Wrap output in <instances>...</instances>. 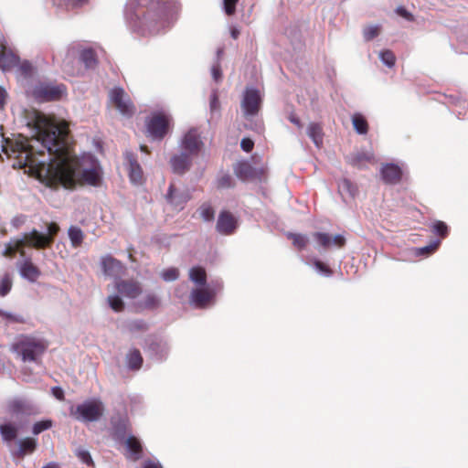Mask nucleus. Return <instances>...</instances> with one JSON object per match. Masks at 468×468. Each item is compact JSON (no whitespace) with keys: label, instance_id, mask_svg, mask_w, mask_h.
<instances>
[{"label":"nucleus","instance_id":"nucleus-36","mask_svg":"<svg viewBox=\"0 0 468 468\" xmlns=\"http://www.w3.org/2000/svg\"><path fill=\"white\" fill-rule=\"evenodd\" d=\"M200 217L205 221H212L215 217V211L210 204L204 203L198 209Z\"/></svg>","mask_w":468,"mask_h":468},{"label":"nucleus","instance_id":"nucleus-34","mask_svg":"<svg viewBox=\"0 0 468 468\" xmlns=\"http://www.w3.org/2000/svg\"><path fill=\"white\" fill-rule=\"evenodd\" d=\"M159 299L158 297L154 293H149L144 296L143 301L140 303V305L144 308L147 309H154L159 306Z\"/></svg>","mask_w":468,"mask_h":468},{"label":"nucleus","instance_id":"nucleus-18","mask_svg":"<svg viewBox=\"0 0 468 468\" xmlns=\"http://www.w3.org/2000/svg\"><path fill=\"white\" fill-rule=\"evenodd\" d=\"M190 155L187 153L174 155L170 161L173 171L179 175L186 172L191 166Z\"/></svg>","mask_w":468,"mask_h":468},{"label":"nucleus","instance_id":"nucleus-19","mask_svg":"<svg viewBox=\"0 0 468 468\" xmlns=\"http://www.w3.org/2000/svg\"><path fill=\"white\" fill-rule=\"evenodd\" d=\"M401 169L394 164H387L381 168L383 180L388 184H397L401 178Z\"/></svg>","mask_w":468,"mask_h":468},{"label":"nucleus","instance_id":"nucleus-23","mask_svg":"<svg viewBox=\"0 0 468 468\" xmlns=\"http://www.w3.org/2000/svg\"><path fill=\"white\" fill-rule=\"evenodd\" d=\"M17 451L15 454L19 458H23L26 454L32 453L36 450L37 441L33 438L27 437L17 441Z\"/></svg>","mask_w":468,"mask_h":468},{"label":"nucleus","instance_id":"nucleus-41","mask_svg":"<svg viewBox=\"0 0 468 468\" xmlns=\"http://www.w3.org/2000/svg\"><path fill=\"white\" fill-rule=\"evenodd\" d=\"M380 60L388 68H392L395 65L396 57L392 51L387 49L379 53Z\"/></svg>","mask_w":468,"mask_h":468},{"label":"nucleus","instance_id":"nucleus-5","mask_svg":"<svg viewBox=\"0 0 468 468\" xmlns=\"http://www.w3.org/2000/svg\"><path fill=\"white\" fill-rule=\"evenodd\" d=\"M6 412L17 420L40 413L38 406L26 398H14L6 402Z\"/></svg>","mask_w":468,"mask_h":468},{"label":"nucleus","instance_id":"nucleus-28","mask_svg":"<svg viewBox=\"0 0 468 468\" xmlns=\"http://www.w3.org/2000/svg\"><path fill=\"white\" fill-rule=\"evenodd\" d=\"M127 449L130 451L134 460L141 457L142 445L141 442L133 436H129L125 441Z\"/></svg>","mask_w":468,"mask_h":468},{"label":"nucleus","instance_id":"nucleus-4","mask_svg":"<svg viewBox=\"0 0 468 468\" xmlns=\"http://www.w3.org/2000/svg\"><path fill=\"white\" fill-rule=\"evenodd\" d=\"M104 405L100 399L84 401L77 407L70 408V415L76 420L85 422L97 421L104 413Z\"/></svg>","mask_w":468,"mask_h":468},{"label":"nucleus","instance_id":"nucleus-48","mask_svg":"<svg viewBox=\"0 0 468 468\" xmlns=\"http://www.w3.org/2000/svg\"><path fill=\"white\" fill-rule=\"evenodd\" d=\"M433 231L441 237H445L447 234V226L442 221H437L432 226Z\"/></svg>","mask_w":468,"mask_h":468},{"label":"nucleus","instance_id":"nucleus-35","mask_svg":"<svg viewBox=\"0 0 468 468\" xmlns=\"http://www.w3.org/2000/svg\"><path fill=\"white\" fill-rule=\"evenodd\" d=\"M16 68H17V71L20 76L24 78H29L33 75L34 68L32 64L27 60H24L22 62L19 61Z\"/></svg>","mask_w":468,"mask_h":468},{"label":"nucleus","instance_id":"nucleus-24","mask_svg":"<svg viewBox=\"0 0 468 468\" xmlns=\"http://www.w3.org/2000/svg\"><path fill=\"white\" fill-rule=\"evenodd\" d=\"M307 134L317 147L323 143V131L319 123L311 122L307 128Z\"/></svg>","mask_w":468,"mask_h":468},{"label":"nucleus","instance_id":"nucleus-14","mask_svg":"<svg viewBox=\"0 0 468 468\" xmlns=\"http://www.w3.org/2000/svg\"><path fill=\"white\" fill-rule=\"evenodd\" d=\"M16 266L20 275L31 282H36L40 276L39 269L32 263L29 258H25L23 261H18Z\"/></svg>","mask_w":468,"mask_h":468},{"label":"nucleus","instance_id":"nucleus-7","mask_svg":"<svg viewBox=\"0 0 468 468\" xmlns=\"http://www.w3.org/2000/svg\"><path fill=\"white\" fill-rule=\"evenodd\" d=\"M261 96L257 89L246 88L240 102V107L244 117L247 120H250L258 114L261 109Z\"/></svg>","mask_w":468,"mask_h":468},{"label":"nucleus","instance_id":"nucleus-25","mask_svg":"<svg viewBox=\"0 0 468 468\" xmlns=\"http://www.w3.org/2000/svg\"><path fill=\"white\" fill-rule=\"evenodd\" d=\"M129 159V176L132 182L138 184L141 182L143 177V171L140 165L136 160L133 159L132 156L128 157Z\"/></svg>","mask_w":468,"mask_h":468},{"label":"nucleus","instance_id":"nucleus-46","mask_svg":"<svg viewBox=\"0 0 468 468\" xmlns=\"http://www.w3.org/2000/svg\"><path fill=\"white\" fill-rule=\"evenodd\" d=\"M161 276H162L163 280L165 282H173L178 278L179 272H178L177 269L170 268V269L165 270L162 272Z\"/></svg>","mask_w":468,"mask_h":468},{"label":"nucleus","instance_id":"nucleus-8","mask_svg":"<svg viewBox=\"0 0 468 468\" xmlns=\"http://www.w3.org/2000/svg\"><path fill=\"white\" fill-rule=\"evenodd\" d=\"M65 92L64 85L41 83L33 90V95L39 101H48L61 98Z\"/></svg>","mask_w":468,"mask_h":468},{"label":"nucleus","instance_id":"nucleus-44","mask_svg":"<svg viewBox=\"0 0 468 468\" xmlns=\"http://www.w3.org/2000/svg\"><path fill=\"white\" fill-rule=\"evenodd\" d=\"M108 303L111 308L115 312H121L124 307L122 300L118 295H110L108 297Z\"/></svg>","mask_w":468,"mask_h":468},{"label":"nucleus","instance_id":"nucleus-3","mask_svg":"<svg viewBox=\"0 0 468 468\" xmlns=\"http://www.w3.org/2000/svg\"><path fill=\"white\" fill-rule=\"evenodd\" d=\"M47 346L43 341L31 336H22L12 346V350L16 352L24 362L35 363L39 362Z\"/></svg>","mask_w":468,"mask_h":468},{"label":"nucleus","instance_id":"nucleus-56","mask_svg":"<svg viewBox=\"0 0 468 468\" xmlns=\"http://www.w3.org/2000/svg\"><path fill=\"white\" fill-rule=\"evenodd\" d=\"M231 180L229 176H224L219 179L218 185L221 187H229L231 186Z\"/></svg>","mask_w":468,"mask_h":468},{"label":"nucleus","instance_id":"nucleus-39","mask_svg":"<svg viewBox=\"0 0 468 468\" xmlns=\"http://www.w3.org/2000/svg\"><path fill=\"white\" fill-rule=\"evenodd\" d=\"M338 188L340 192H346L351 197H354L356 192V186L352 184V182L346 178H343L339 184Z\"/></svg>","mask_w":468,"mask_h":468},{"label":"nucleus","instance_id":"nucleus-45","mask_svg":"<svg viewBox=\"0 0 468 468\" xmlns=\"http://www.w3.org/2000/svg\"><path fill=\"white\" fill-rule=\"evenodd\" d=\"M0 316L6 320L7 323H23L24 319L21 315L8 313L0 309Z\"/></svg>","mask_w":468,"mask_h":468},{"label":"nucleus","instance_id":"nucleus-61","mask_svg":"<svg viewBox=\"0 0 468 468\" xmlns=\"http://www.w3.org/2000/svg\"><path fill=\"white\" fill-rule=\"evenodd\" d=\"M144 468H162L161 464L153 461H146L144 464Z\"/></svg>","mask_w":468,"mask_h":468},{"label":"nucleus","instance_id":"nucleus-1","mask_svg":"<svg viewBox=\"0 0 468 468\" xmlns=\"http://www.w3.org/2000/svg\"><path fill=\"white\" fill-rule=\"evenodd\" d=\"M29 119L28 125L33 126L35 136L16 141L13 149L20 166L36 171L50 186L73 188L77 185H99L98 160L91 154L77 157L71 153L65 122L38 111H33Z\"/></svg>","mask_w":468,"mask_h":468},{"label":"nucleus","instance_id":"nucleus-27","mask_svg":"<svg viewBox=\"0 0 468 468\" xmlns=\"http://www.w3.org/2000/svg\"><path fill=\"white\" fill-rule=\"evenodd\" d=\"M189 279L197 285H205L207 282V275L205 270L200 267H194L190 269Z\"/></svg>","mask_w":468,"mask_h":468},{"label":"nucleus","instance_id":"nucleus-20","mask_svg":"<svg viewBox=\"0 0 468 468\" xmlns=\"http://www.w3.org/2000/svg\"><path fill=\"white\" fill-rule=\"evenodd\" d=\"M23 427L22 422H5L0 425V433L2 439L5 442L13 441L17 438L20 429Z\"/></svg>","mask_w":468,"mask_h":468},{"label":"nucleus","instance_id":"nucleus-38","mask_svg":"<svg viewBox=\"0 0 468 468\" xmlns=\"http://www.w3.org/2000/svg\"><path fill=\"white\" fill-rule=\"evenodd\" d=\"M380 32V26L371 25L367 26L363 29V36L366 41H370L374 37H378Z\"/></svg>","mask_w":468,"mask_h":468},{"label":"nucleus","instance_id":"nucleus-42","mask_svg":"<svg viewBox=\"0 0 468 468\" xmlns=\"http://www.w3.org/2000/svg\"><path fill=\"white\" fill-rule=\"evenodd\" d=\"M52 420H45L36 422L33 425L32 432L34 435H37L41 433L44 431H47L52 427Z\"/></svg>","mask_w":468,"mask_h":468},{"label":"nucleus","instance_id":"nucleus-11","mask_svg":"<svg viewBox=\"0 0 468 468\" xmlns=\"http://www.w3.org/2000/svg\"><path fill=\"white\" fill-rule=\"evenodd\" d=\"M101 265L105 275L118 278L124 273L125 267L122 263L110 255L101 257Z\"/></svg>","mask_w":468,"mask_h":468},{"label":"nucleus","instance_id":"nucleus-9","mask_svg":"<svg viewBox=\"0 0 468 468\" xmlns=\"http://www.w3.org/2000/svg\"><path fill=\"white\" fill-rule=\"evenodd\" d=\"M168 117L162 113L153 115L147 122V132L154 139H162L168 128Z\"/></svg>","mask_w":468,"mask_h":468},{"label":"nucleus","instance_id":"nucleus-21","mask_svg":"<svg viewBox=\"0 0 468 468\" xmlns=\"http://www.w3.org/2000/svg\"><path fill=\"white\" fill-rule=\"evenodd\" d=\"M314 237L316 239V241L325 249L329 248L331 245L342 247L346 242L345 238L339 234L332 238L330 235L326 233L316 232L314 234Z\"/></svg>","mask_w":468,"mask_h":468},{"label":"nucleus","instance_id":"nucleus-29","mask_svg":"<svg viewBox=\"0 0 468 468\" xmlns=\"http://www.w3.org/2000/svg\"><path fill=\"white\" fill-rule=\"evenodd\" d=\"M349 163L355 166L360 167L365 162H370L373 159L371 153H356L349 157Z\"/></svg>","mask_w":468,"mask_h":468},{"label":"nucleus","instance_id":"nucleus-59","mask_svg":"<svg viewBox=\"0 0 468 468\" xmlns=\"http://www.w3.org/2000/svg\"><path fill=\"white\" fill-rule=\"evenodd\" d=\"M6 91L4 88L0 87V109H2L5 104L6 99Z\"/></svg>","mask_w":468,"mask_h":468},{"label":"nucleus","instance_id":"nucleus-37","mask_svg":"<svg viewBox=\"0 0 468 468\" xmlns=\"http://www.w3.org/2000/svg\"><path fill=\"white\" fill-rule=\"evenodd\" d=\"M12 279L9 274H5L0 280V296L4 297L11 291Z\"/></svg>","mask_w":468,"mask_h":468},{"label":"nucleus","instance_id":"nucleus-40","mask_svg":"<svg viewBox=\"0 0 468 468\" xmlns=\"http://www.w3.org/2000/svg\"><path fill=\"white\" fill-rule=\"evenodd\" d=\"M288 238L292 240V244L299 250L303 249L308 243V238L302 234H288Z\"/></svg>","mask_w":468,"mask_h":468},{"label":"nucleus","instance_id":"nucleus-57","mask_svg":"<svg viewBox=\"0 0 468 468\" xmlns=\"http://www.w3.org/2000/svg\"><path fill=\"white\" fill-rule=\"evenodd\" d=\"M219 101L216 92H213L210 98V108L211 110H217L218 108Z\"/></svg>","mask_w":468,"mask_h":468},{"label":"nucleus","instance_id":"nucleus-60","mask_svg":"<svg viewBox=\"0 0 468 468\" xmlns=\"http://www.w3.org/2000/svg\"><path fill=\"white\" fill-rule=\"evenodd\" d=\"M289 121L291 122H292L293 124H295L297 127L301 128L302 127V123L299 120V118L294 114V113H291L288 117Z\"/></svg>","mask_w":468,"mask_h":468},{"label":"nucleus","instance_id":"nucleus-13","mask_svg":"<svg viewBox=\"0 0 468 468\" xmlns=\"http://www.w3.org/2000/svg\"><path fill=\"white\" fill-rule=\"evenodd\" d=\"M115 288L121 295L130 299H135L142 293V288L135 281L117 280Z\"/></svg>","mask_w":468,"mask_h":468},{"label":"nucleus","instance_id":"nucleus-58","mask_svg":"<svg viewBox=\"0 0 468 468\" xmlns=\"http://www.w3.org/2000/svg\"><path fill=\"white\" fill-rule=\"evenodd\" d=\"M66 6L76 7L85 3V0H64Z\"/></svg>","mask_w":468,"mask_h":468},{"label":"nucleus","instance_id":"nucleus-49","mask_svg":"<svg viewBox=\"0 0 468 468\" xmlns=\"http://www.w3.org/2000/svg\"><path fill=\"white\" fill-rule=\"evenodd\" d=\"M239 0H224V10L227 15L231 16L235 13V6Z\"/></svg>","mask_w":468,"mask_h":468},{"label":"nucleus","instance_id":"nucleus-2","mask_svg":"<svg viewBox=\"0 0 468 468\" xmlns=\"http://www.w3.org/2000/svg\"><path fill=\"white\" fill-rule=\"evenodd\" d=\"M45 243H47V239L37 229H33L29 233H24L20 238L10 239L9 242L5 244L2 254L7 258H13L18 252L22 258H25V246L40 249Z\"/></svg>","mask_w":468,"mask_h":468},{"label":"nucleus","instance_id":"nucleus-12","mask_svg":"<svg viewBox=\"0 0 468 468\" xmlns=\"http://www.w3.org/2000/svg\"><path fill=\"white\" fill-rule=\"evenodd\" d=\"M191 196L187 189H178L171 185L166 195L167 201L177 210L183 209Z\"/></svg>","mask_w":468,"mask_h":468},{"label":"nucleus","instance_id":"nucleus-50","mask_svg":"<svg viewBox=\"0 0 468 468\" xmlns=\"http://www.w3.org/2000/svg\"><path fill=\"white\" fill-rule=\"evenodd\" d=\"M440 244V240L433 241L431 245L418 249L419 254H428L434 251Z\"/></svg>","mask_w":468,"mask_h":468},{"label":"nucleus","instance_id":"nucleus-62","mask_svg":"<svg viewBox=\"0 0 468 468\" xmlns=\"http://www.w3.org/2000/svg\"><path fill=\"white\" fill-rule=\"evenodd\" d=\"M24 218H16L13 219L12 223L16 228H18L20 224L24 223Z\"/></svg>","mask_w":468,"mask_h":468},{"label":"nucleus","instance_id":"nucleus-63","mask_svg":"<svg viewBox=\"0 0 468 468\" xmlns=\"http://www.w3.org/2000/svg\"><path fill=\"white\" fill-rule=\"evenodd\" d=\"M231 37L233 38H237L239 35V30L237 27H232L230 30Z\"/></svg>","mask_w":468,"mask_h":468},{"label":"nucleus","instance_id":"nucleus-30","mask_svg":"<svg viewBox=\"0 0 468 468\" xmlns=\"http://www.w3.org/2000/svg\"><path fill=\"white\" fill-rule=\"evenodd\" d=\"M143 363V357L138 350L131 351L127 355V364L132 369H138L141 367Z\"/></svg>","mask_w":468,"mask_h":468},{"label":"nucleus","instance_id":"nucleus-10","mask_svg":"<svg viewBox=\"0 0 468 468\" xmlns=\"http://www.w3.org/2000/svg\"><path fill=\"white\" fill-rule=\"evenodd\" d=\"M180 145L187 154H197L203 146L200 133L197 129H189L183 136Z\"/></svg>","mask_w":468,"mask_h":468},{"label":"nucleus","instance_id":"nucleus-53","mask_svg":"<svg viewBox=\"0 0 468 468\" xmlns=\"http://www.w3.org/2000/svg\"><path fill=\"white\" fill-rule=\"evenodd\" d=\"M211 73L215 81H218L221 79L222 73L219 63H217L212 67Z\"/></svg>","mask_w":468,"mask_h":468},{"label":"nucleus","instance_id":"nucleus-16","mask_svg":"<svg viewBox=\"0 0 468 468\" xmlns=\"http://www.w3.org/2000/svg\"><path fill=\"white\" fill-rule=\"evenodd\" d=\"M19 62V57L4 45L0 48V69L9 71L15 69Z\"/></svg>","mask_w":468,"mask_h":468},{"label":"nucleus","instance_id":"nucleus-64","mask_svg":"<svg viewBox=\"0 0 468 468\" xmlns=\"http://www.w3.org/2000/svg\"><path fill=\"white\" fill-rule=\"evenodd\" d=\"M42 468H59V465L55 462H50L47 465L43 466Z\"/></svg>","mask_w":468,"mask_h":468},{"label":"nucleus","instance_id":"nucleus-31","mask_svg":"<svg viewBox=\"0 0 468 468\" xmlns=\"http://www.w3.org/2000/svg\"><path fill=\"white\" fill-rule=\"evenodd\" d=\"M47 230L48 234H43L38 231V233L47 239V243H45L40 249L48 247L53 242V239L58 234L59 227L56 223H49L48 224Z\"/></svg>","mask_w":468,"mask_h":468},{"label":"nucleus","instance_id":"nucleus-43","mask_svg":"<svg viewBox=\"0 0 468 468\" xmlns=\"http://www.w3.org/2000/svg\"><path fill=\"white\" fill-rule=\"evenodd\" d=\"M76 54V50L71 48L68 50L66 58L62 62V68L65 72L70 75L76 74V70L70 66V57Z\"/></svg>","mask_w":468,"mask_h":468},{"label":"nucleus","instance_id":"nucleus-54","mask_svg":"<svg viewBox=\"0 0 468 468\" xmlns=\"http://www.w3.org/2000/svg\"><path fill=\"white\" fill-rule=\"evenodd\" d=\"M314 266L316 268V270L321 272V273H324L325 275H330L331 274V271L328 269V267L326 265H324L323 262L319 261H316L314 262Z\"/></svg>","mask_w":468,"mask_h":468},{"label":"nucleus","instance_id":"nucleus-6","mask_svg":"<svg viewBox=\"0 0 468 468\" xmlns=\"http://www.w3.org/2000/svg\"><path fill=\"white\" fill-rule=\"evenodd\" d=\"M109 103L124 117L130 118L135 112L130 96L121 87H114L109 91Z\"/></svg>","mask_w":468,"mask_h":468},{"label":"nucleus","instance_id":"nucleus-55","mask_svg":"<svg viewBox=\"0 0 468 468\" xmlns=\"http://www.w3.org/2000/svg\"><path fill=\"white\" fill-rule=\"evenodd\" d=\"M52 394L53 396L58 399V400H63L64 399V391L61 388L59 387H54L52 388Z\"/></svg>","mask_w":468,"mask_h":468},{"label":"nucleus","instance_id":"nucleus-47","mask_svg":"<svg viewBox=\"0 0 468 468\" xmlns=\"http://www.w3.org/2000/svg\"><path fill=\"white\" fill-rule=\"evenodd\" d=\"M77 456L80 458V460L86 463L87 465L93 464L90 452L84 449H78L76 452Z\"/></svg>","mask_w":468,"mask_h":468},{"label":"nucleus","instance_id":"nucleus-17","mask_svg":"<svg viewBox=\"0 0 468 468\" xmlns=\"http://www.w3.org/2000/svg\"><path fill=\"white\" fill-rule=\"evenodd\" d=\"M237 228V220L229 212L223 211L219 214L217 222V230L222 234H231Z\"/></svg>","mask_w":468,"mask_h":468},{"label":"nucleus","instance_id":"nucleus-52","mask_svg":"<svg viewBox=\"0 0 468 468\" xmlns=\"http://www.w3.org/2000/svg\"><path fill=\"white\" fill-rule=\"evenodd\" d=\"M240 146L243 151L250 153L254 146V143L252 140H250L249 138H243L241 140Z\"/></svg>","mask_w":468,"mask_h":468},{"label":"nucleus","instance_id":"nucleus-51","mask_svg":"<svg viewBox=\"0 0 468 468\" xmlns=\"http://www.w3.org/2000/svg\"><path fill=\"white\" fill-rule=\"evenodd\" d=\"M396 13L404 17L405 19L409 21H413L414 17L411 13H410L407 9H405L403 6H398L396 8Z\"/></svg>","mask_w":468,"mask_h":468},{"label":"nucleus","instance_id":"nucleus-15","mask_svg":"<svg viewBox=\"0 0 468 468\" xmlns=\"http://www.w3.org/2000/svg\"><path fill=\"white\" fill-rule=\"evenodd\" d=\"M214 292L208 287L195 289L191 292L190 302L198 308H204L213 299Z\"/></svg>","mask_w":468,"mask_h":468},{"label":"nucleus","instance_id":"nucleus-33","mask_svg":"<svg viewBox=\"0 0 468 468\" xmlns=\"http://www.w3.org/2000/svg\"><path fill=\"white\" fill-rule=\"evenodd\" d=\"M80 60L86 68H92L96 64L95 54L92 49H84L80 53Z\"/></svg>","mask_w":468,"mask_h":468},{"label":"nucleus","instance_id":"nucleus-22","mask_svg":"<svg viewBox=\"0 0 468 468\" xmlns=\"http://www.w3.org/2000/svg\"><path fill=\"white\" fill-rule=\"evenodd\" d=\"M236 176L241 180H250L257 176V171L249 162H239L234 166Z\"/></svg>","mask_w":468,"mask_h":468},{"label":"nucleus","instance_id":"nucleus-32","mask_svg":"<svg viewBox=\"0 0 468 468\" xmlns=\"http://www.w3.org/2000/svg\"><path fill=\"white\" fill-rule=\"evenodd\" d=\"M353 126L355 130L360 133L365 134L367 132V122L360 114H355L352 117Z\"/></svg>","mask_w":468,"mask_h":468},{"label":"nucleus","instance_id":"nucleus-26","mask_svg":"<svg viewBox=\"0 0 468 468\" xmlns=\"http://www.w3.org/2000/svg\"><path fill=\"white\" fill-rule=\"evenodd\" d=\"M68 234L73 248H78L82 244L84 234L79 227H69Z\"/></svg>","mask_w":468,"mask_h":468}]
</instances>
